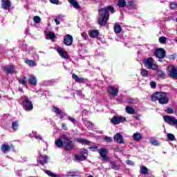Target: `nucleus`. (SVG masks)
I'll list each match as a JSON object with an SVG mask.
<instances>
[{
    "label": "nucleus",
    "instance_id": "f257e3e1",
    "mask_svg": "<svg viewBox=\"0 0 177 177\" xmlns=\"http://www.w3.org/2000/svg\"><path fill=\"white\" fill-rule=\"evenodd\" d=\"M109 12H111V13H114V7L109 6L108 8L99 10V15L102 17L98 19V24H100V26H106V24L110 17Z\"/></svg>",
    "mask_w": 177,
    "mask_h": 177
},
{
    "label": "nucleus",
    "instance_id": "f03ea898",
    "mask_svg": "<svg viewBox=\"0 0 177 177\" xmlns=\"http://www.w3.org/2000/svg\"><path fill=\"white\" fill-rule=\"evenodd\" d=\"M55 143L58 149H63V147L65 150H71V149H73L71 140L65 135H63L59 139L56 140Z\"/></svg>",
    "mask_w": 177,
    "mask_h": 177
},
{
    "label": "nucleus",
    "instance_id": "7ed1b4c3",
    "mask_svg": "<svg viewBox=\"0 0 177 177\" xmlns=\"http://www.w3.org/2000/svg\"><path fill=\"white\" fill-rule=\"evenodd\" d=\"M152 102H157L160 104H168L169 99L166 93L156 92L151 95Z\"/></svg>",
    "mask_w": 177,
    "mask_h": 177
},
{
    "label": "nucleus",
    "instance_id": "20e7f679",
    "mask_svg": "<svg viewBox=\"0 0 177 177\" xmlns=\"http://www.w3.org/2000/svg\"><path fill=\"white\" fill-rule=\"evenodd\" d=\"M19 103L26 111H31L34 109L32 102L30 100V99H28V97L26 95L21 97L19 99Z\"/></svg>",
    "mask_w": 177,
    "mask_h": 177
},
{
    "label": "nucleus",
    "instance_id": "39448f33",
    "mask_svg": "<svg viewBox=\"0 0 177 177\" xmlns=\"http://www.w3.org/2000/svg\"><path fill=\"white\" fill-rule=\"evenodd\" d=\"M142 63L148 70H158V66L154 64V59H153V57L142 59Z\"/></svg>",
    "mask_w": 177,
    "mask_h": 177
},
{
    "label": "nucleus",
    "instance_id": "423d86ee",
    "mask_svg": "<svg viewBox=\"0 0 177 177\" xmlns=\"http://www.w3.org/2000/svg\"><path fill=\"white\" fill-rule=\"evenodd\" d=\"M164 121L169 124V125H172L173 127H176L177 128V119L174 116L165 115L163 117Z\"/></svg>",
    "mask_w": 177,
    "mask_h": 177
},
{
    "label": "nucleus",
    "instance_id": "0eeeda50",
    "mask_svg": "<svg viewBox=\"0 0 177 177\" xmlns=\"http://www.w3.org/2000/svg\"><path fill=\"white\" fill-rule=\"evenodd\" d=\"M127 121V118L124 116H114L111 119V122L113 124V125H118V124H121V122H124Z\"/></svg>",
    "mask_w": 177,
    "mask_h": 177
},
{
    "label": "nucleus",
    "instance_id": "6e6552de",
    "mask_svg": "<svg viewBox=\"0 0 177 177\" xmlns=\"http://www.w3.org/2000/svg\"><path fill=\"white\" fill-rule=\"evenodd\" d=\"M168 74L170 78L177 79V69L174 66H169L168 67Z\"/></svg>",
    "mask_w": 177,
    "mask_h": 177
},
{
    "label": "nucleus",
    "instance_id": "1a4fd4ad",
    "mask_svg": "<svg viewBox=\"0 0 177 177\" xmlns=\"http://www.w3.org/2000/svg\"><path fill=\"white\" fill-rule=\"evenodd\" d=\"M119 91V88H115L113 86H110L107 88V92L109 93V95H111V96H118Z\"/></svg>",
    "mask_w": 177,
    "mask_h": 177
},
{
    "label": "nucleus",
    "instance_id": "9d476101",
    "mask_svg": "<svg viewBox=\"0 0 177 177\" xmlns=\"http://www.w3.org/2000/svg\"><path fill=\"white\" fill-rule=\"evenodd\" d=\"M155 56L158 59H164L165 57V50L163 48H158L155 50Z\"/></svg>",
    "mask_w": 177,
    "mask_h": 177
},
{
    "label": "nucleus",
    "instance_id": "9b49d317",
    "mask_svg": "<svg viewBox=\"0 0 177 177\" xmlns=\"http://www.w3.org/2000/svg\"><path fill=\"white\" fill-rule=\"evenodd\" d=\"M57 52L63 59H70V56H68L67 51L64 50L63 48L58 47L57 48Z\"/></svg>",
    "mask_w": 177,
    "mask_h": 177
},
{
    "label": "nucleus",
    "instance_id": "f8f14e48",
    "mask_svg": "<svg viewBox=\"0 0 177 177\" xmlns=\"http://www.w3.org/2000/svg\"><path fill=\"white\" fill-rule=\"evenodd\" d=\"M3 70L7 73V75L9 74H14L15 73V65L10 64L3 66Z\"/></svg>",
    "mask_w": 177,
    "mask_h": 177
},
{
    "label": "nucleus",
    "instance_id": "ddd939ff",
    "mask_svg": "<svg viewBox=\"0 0 177 177\" xmlns=\"http://www.w3.org/2000/svg\"><path fill=\"white\" fill-rule=\"evenodd\" d=\"M98 153L104 161H107L109 160L107 158V149L102 148L101 149L98 150Z\"/></svg>",
    "mask_w": 177,
    "mask_h": 177
},
{
    "label": "nucleus",
    "instance_id": "4468645a",
    "mask_svg": "<svg viewBox=\"0 0 177 177\" xmlns=\"http://www.w3.org/2000/svg\"><path fill=\"white\" fill-rule=\"evenodd\" d=\"M64 42L66 46H71L73 44V36L67 35L64 38Z\"/></svg>",
    "mask_w": 177,
    "mask_h": 177
},
{
    "label": "nucleus",
    "instance_id": "2eb2a0df",
    "mask_svg": "<svg viewBox=\"0 0 177 177\" xmlns=\"http://www.w3.org/2000/svg\"><path fill=\"white\" fill-rule=\"evenodd\" d=\"M53 111L54 113H55V114H57L58 115H59V118H61V119L64 118V115H66V114L64 113V112H63V111L62 109H60L56 106H53Z\"/></svg>",
    "mask_w": 177,
    "mask_h": 177
},
{
    "label": "nucleus",
    "instance_id": "dca6fc26",
    "mask_svg": "<svg viewBox=\"0 0 177 177\" xmlns=\"http://www.w3.org/2000/svg\"><path fill=\"white\" fill-rule=\"evenodd\" d=\"M10 149H12V145H9L7 142H4L1 147L2 153H8L10 151Z\"/></svg>",
    "mask_w": 177,
    "mask_h": 177
},
{
    "label": "nucleus",
    "instance_id": "f3484780",
    "mask_svg": "<svg viewBox=\"0 0 177 177\" xmlns=\"http://www.w3.org/2000/svg\"><path fill=\"white\" fill-rule=\"evenodd\" d=\"M72 78L75 81V82H78L79 84H85L86 79L84 77H78V75L75 74L72 75Z\"/></svg>",
    "mask_w": 177,
    "mask_h": 177
},
{
    "label": "nucleus",
    "instance_id": "a211bd4d",
    "mask_svg": "<svg viewBox=\"0 0 177 177\" xmlns=\"http://www.w3.org/2000/svg\"><path fill=\"white\" fill-rule=\"evenodd\" d=\"M113 139L117 143H124V138L122 137V135H121V133H116L113 136Z\"/></svg>",
    "mask_w": 177,
    "mask_h": 177
},
{
    "label": "nucleus",
    "instance_id": "6ab92c4d",
    "mask_svg": "<svg viewBox=\"0 0 177 177\" xmlns=\"http://www.w3.org/2000/svg\"><path fill=\"white\" fill-rule=\"evenodd\" d=\"M48 160H49V158L46 155H40V156L39 157V161L41 165H44V164H48Z\"/></svg>",
    "mask_w": 177,
    "mask_h": 177
},
{
    "label": "nucleus",
    "instance_id": "aec40b11",
    "mask_svg": "<svg viewBox=\"0 0 177 177\" xmlns=\"http://www.w3.org/2000/svg\"><path fill=\"white\" fill-rule=\"evenodd\" d=\"M68 1L75 9H77V10L81 9V6L77 0H68Z\"/></svg>",
    "mask_w": 177,
    "mask_h": 177
},
{
    "label": "nucleus",
    "instance_id": "412c9836",
    "mask_svg": "<svg viewBox=\"0 0 177 177\" xmlns=\"http://www.w3.org/2000/svg\"><path fill=\"white\" fill-rule=\"evenodd\" d=\"M2 4L1 6L2 8L6 10L7 9H9L11 6L10 1L9 0H1Z\"/></svg>",
    "mask_w": 177,
    "mask_h": 177
},
{
    "label": "nucleus",
    "instance_id": "4be33fe9",
    "mask_svg": "<svg viewBox=\"0 0 177 177\" xmlns=\"http://www.w3.org/2000/svg\"><path fill=\"white\" fill-rule=\"evenodd\" d=\"M44 172H45L46 175L50 177H64L63 174H56L49 170H44Z\"/></svg>",
    "mask_w": 177,
    "mask_h": 177
},
{
    "label": "nucleus",
    "instance_id": "5701e85b",
    "mask_svg": "<svg viewBox=\"0 0 177 177\" xmlns=\"http://www.w3.org/2000/svg\"><path fill=\"white\" fill-rule=\"evenodd\" d=\"M45 35H46V39H55L56 38V35H55V32H44Z\"/></svg>",
    "mask_w": 177,
    "mask_h": 177
},
{
    "label": "nucleus",
    "instance_id": "b1692460",
    "mask_svg": "<svg viewBox=\"0 0 177 177\" xmlns=\"http://www.w3.org/2000/svg\"><path fill=\"white\" fill-rule=\"evenodd\" d=\"M29 138H35V139H37L39 140H44L42 137L39 136V134L37 133V131H32V133H30Z\"/></svg>",
    "mask_w": 177,
    "mask_h": 177
},
{
    "label": "nucleus",
    "instance_id": "393cba45",
    "mask_svg": "<svg viewBox=\"0 0 177 177\" xmlns=\"http://www.w3.org/2000/svg\"><path fill=\"white\" fill-rule=\"evenodd\" d=\"M132 138L133 139V140H135L136 142H139L140 141V140L142 139V134H140L138 132L134 133L132 136Z\"/></svg>",
    "mask_w": 177,
    "mask_h": 177
},
{
    "label": "nucleus",
    "instance_id": "a878e982",
    "mask_svg": "<svg viewBox=\"0 0 177 177\" xmlns=\"http://www.w3.org/2000/svg\"><path fill=\"white\" fill-rule=\"evenodd\" d=\"M75 159L77 161H84V160H86V156L82 153H80V155H75Z\"/></svg>",
    "mask_w": 177,
    "mask_h": 177
},
{
    "label": "nucleus",
    "instance_id": "bb28decb",
    "mask_svg": "<svg viewBox=\"0 0 177 177\" xmlns=\"http://www.w3.org/2000/svg\"><path fill=\"white\" fill-rule=\"evenodd\" d=\"M76 142H77V143H80L81 145H89V144L91 143V141L88 140H85L84 138H77Z\"/></svg>",
    "mask_w": 177,
    "mask_h": 177
},
{
    "label": "nucleus",
    "instance_id": "cd10ccee",
    "mask_svg": "<svg viewBox=\"0 0 177 177\" xmlns=\"http://www.w3.org/2000/svg\"><path fill=\"white\" fill-rule=\"evenodd\" d=\"M29 83L30 84V85H33L34 86H35V85H37V77H35V76L34 75H30L29 77Z\"/></svg>",
    "mask_w": 177,
    "mask_h": 177
},
{
    "label": "nucleus",
    "instance_id": "c85d7f7f",
    "mask_svg": "<svg viewBox=\"0 0 177 177\" xmlns=\"http://www.w3.org/2000/svg\"><path fill=\"white\" fill-rule=\"evenodd\" d=\"M125 110H126V113H127V114L133 115V114L136 113V112L135 111L133 108H132L131 106H126Z\"/></svg>",
    "mask_w": 177,
    "mask_h": 177
},
{
    "label": "nucleus",
    "instance_id": "c756f323",
    "mask_svg": "<svg viewBox=\"0 0 177 177\" xmlns=\"http://www.w3.org/2000/svg\"><path fill=\"white\" fill-rule=\"evenodd\" d=\"M89 36L91 37V38H97V37L99 36V31L93 30L90 31Z\"/></svg>",
    "mask_w": 177,
    "mask_h": 177
},
{
    "label": "nucleus",
    "instance_id": "7c9ffc66",
    "mask_svg": "<svg viewBox=\"0 0 177 177\" xmlns=\"http://www.w3.org/2000/svg\"><path fill=\"white\" fill-rule=\"evenodd\" d=\"M122 30V28H121V25L116 24L114 26V31L115 34H120Z\"/></svg>",
    "mask_w": 177,
    "mask_h": 177
},
{
    "label": "nucleus",
    "instance_id": "2f4dec72",
    "mask_svg": "<svg viewBox=\"0 0 177 177\" xmlns=\"http://www.w3.org/2000/svg\"><path fill=\"white\" fill-rule=\"evenodd\" d=\"M25 62L30 67H35V66H37V64H35V62H34L32 60L27 59V60L25 61Z\"/></svg>",
    "mask_w": 177,
    "mask_h": 177
},
{
    "label": "nucleus",
    "instance_id": "473e14b6",
    "mask_svg": "<svg viewBox=\"0 0 177 177\" xmlns=\"http://www.w3.org/2000/svg\"><path fill=\"white\" fill-rule=\"evenodd\" d=\"M126 5H127V1H125V0L118 1V6L119 8H125Z\"/></svg>",
    "mask_w": 177,
    "mask_h": 177
},
{
    "label": "nucleus",
    "instance_id": "72a5a7b5",
    "mask_svg": "<svg viewBox=\"0 0 177 177\" xmlns=\"http://www.w3.org/2000/svg\"><path fill=\"white\" fill-rule=\"evenodd\" d=\"M110 164L112 169H114L115 171H118V169H120V167L115 162H111Z\"/></svg>",
    "mask_w": 177,
    "mask_h": 177
},
{
    "label": "nucleus",
    "instance_id": "f704fd0d",
    "mask_svg": "<svg viewBox=\"0 0 177 177\" xmlns=\"http://www.w3.org/2000/svg\"><path fill=\"white\" fill-rule=\"evenodd\" d=\"M27 77H24L23 78H21L19 80V84H21L22 85H24L25 86H27Z\"/></svg>",
    "mask_w": 177,
    "mask_h": 177
},
{
    "label": "nucleus",
    "instance_id": "c9c22d12",
    "mask_svg": "<svg viewBox=\"0 0 177 177\" xmlns=\"http://www.w3.org/2000/svg\"><path fill=\"white\" fill-rule=\"evenodd\" d=\"M12 129L13 131H17L19 129V122L17 121H15V122H13L12 123Z\"/></svg>",
    "mask_w": 177,
    "mask_h": 177
},
{
    "label": "nucleus",
    "instance_id": "e433bc0d",
    "mask_svg": "<svg viewBox=\"0 0 177 177\" xmlns=\"http://www.w3.org/2000/svg\"><path fill=\"white\" fill-rule=\"evenodd\" d=\"M150 143L153 145V146H160V141L156 140V139H153V138H151L150 140Z\"/></svg>",
    "mask_w": 177,
    "mask_h": 177
},
{
    "label": "nucleus",
    "instance_id": "4c0bfd02",
    "mask_svg": "<svg viewBox=\"0 0 177 177\" xmlns=\"http://www.w3.org/2000/svg\"><path fill=\"white\" fill-rule=\"evenodd\" d=\"M68 176H80L79 171H69L68 173Z\"/></svg>",
    "mask_w": 177,
    "mask_h": 177
},
{
    "label": "nucleus",
    "instance_id": "58836bf2",
    "mask_svg": "<svg viewBox=\"0 0 177 177\" xmlns=\"http://www.w3.org/2000/svg\"><path fill=\"white\" fill-rule=\"evenodd\" d=\"M141 75H142V77H148L149 76V71L142 68L141 70Z\"/></svg>",
    "mask_w": 177,
    "mask_h": 177
},
{
    "label": "nucleus",
    "instance_id": "ea45409f",
    "mask_svg": "<svg viewBox=\"0 0 177 177\" xmlns=\"http://www.w3.org/2000/svg\"><path fill=\"white\" fill-rule=\"evenodd\" d=\"M170 9H171V10H174V9H177V3L176 2H171L170 3Z\"/></svg>",
    "mask_w": 177,
    "mask_h": 177
},
{
    "label": "nucleus",
    "instance_id": "a19ab883",
    "mask_svg": "<svg viewBox=\"0 0 177 177\" xmlns=\"http://www.w3.org/2000/svg\"><path fill=\"white\" fill-rule=\"evenodd\" d=\"M147 172H149V170L147 169L146 167H141V174H142L143 175H146Z\"/></svg>",
    "mask_w": 177,
    "mask_h": 177
},
{
    "label": "nucleus",
    "instance_id": "79ce46f5",
    "mask_svg": "<svg viewBox=\"0 0 177 177\" xmlns=\"http://www.w3.org/2000/svg\"><path fill=\"white\" fill-rule=\"evenodd\" d=\"M167 139H169V140H171V142L175 140V135L172 133H167Z\"/></svg>",
    "mask_w": 177,
    "mask_h": 177
},
{
    "label": "nucleus",
    "instance_id": "37998d69",
    "mask_svg": "<svg viewBox=\"0 0 177 177\" xmlns=\"http://www.w3.org/2000/svg\"><path fill=\"white\" fill-rule=\"evenodd\" d=\"M165 111L167 113V114H175V111H174L172 108H167Z\"/></svg>",
    "mask_w": 177,
    "mask_h": 177
},
{
    "label": "nucleus",
    "instance_id": "c03bdc74",
    "mask_svg": "<svg viewBox=\"0 0 177 177\" xmlns=\"http://www.w3.org/2000/svg\"><path fill=\"white\" fill-rule=\"evenodd\" d=\"M33 21L38 24V23H41V17L38 16H35L33 18Z\"/></svg>",
    "mask_w": 177,
    "mask_h": 177
},
{
    "label": "nucleus",
    "instance_id": "a18cd8bd",
    "mask_svg": "<svg viewBox=\"0 0 177 177\" xmlns=\"http://www.w3.org/2000/svg\"><path fill=\"white\" fill-rule=\"evenodd\" d=\"M158 75L159 78H164L165 77V73H164L162 71H158Z\"/></svg>",
    "mask_w": 177,
    "mask_h": 177
},
{
    "label": "nucleus",
    "instance_id": "49530a36",
    "mask_svg": "<svg viewBox=\"0 0 177 177\" xmlns=\"http://www.w3.org/2000/svg\"><path fill=\"white\" fill-rule=\"evenodd\" d=\"M159 42L160 44H166V42H167V37H160L159 38Z\"/></svg>",
    "mask_w": 177,
    "mask_h": 177
},
{
    "label": "nucleus",
    "instance_id": "de8ad7c7",
    "mask_svg": "<svg viewBox=\"0 0 177 177\" xmlns=\"http://www.w3.org/2000/svg\"><path fill=\"white\" fill-rule=\"evenodd\" d=\"M104 140L108 143H111V142H113V138H111V137L106 136L104 138Z\"/></svg>",
    "mask_w": 177,
    "mask_h": 177
},
{
    "label": "nucleus",
    "instance_id": "09e8293b",
    "mask_svg": "<svg viewBox=\"0 0 177 177\" xmlns=\"http://www.w3.org/2000/svg\"><path fill=\"white\" fill-rule=\"evenodd\" d=\"M88 149L91 150V151H99V149H97L96 146L90 147Z\"/></svg>",
    "mask_w": 177,
    "mask_h": 177
},
{
    "label": "nucleus",
    "instance_id": "8fccbe9b",
    "mask_svg": "<svg viewBox=\"0 0 177 177\" xmlns=\"http://www.w3.org/2000/svg\"><path fill=\"white\" fill-rule=\"evenodd\" d=\"M68 120L71 122H73V124H75V122H77V120H75V118H74L73 117H71V116H68Z\"/></svg>",
    "mask_w": 177,
    "mask_h": 177
},
{
    "label": "nucleus",
    "instance_id": "3c124183",
    "mask_svg": "<svg viewBox=\"0 0 177 177\" xmlns=\"http://www.w3.org/2000/svg\"><path fill=\"white\" fill-rule=\"evenodd\" d=\"M150 86L153 89H154L157 86V83H156V82H154V81H152L150 82Z\"/></svg>",
    "mask_w": 177,
    "mask_h": 177
},
{
    "label": "nucleus",
    "instance_id": "603ef678",
    "mask_svg": "<svg viewBox=\"0 0 177 177\" xmlns=\"http://www.w3.org/2000/svg\"><path fill=\"white\" fill-rule=\"evenodd\" d=\"M81 153H82V154H84V156H86H86H88V149H82L81 150Z\"/></svg>",
    "mask_w": 177,
    "mask_h": 177
},
{
    "label": "nucleus",
    "instance_id": "864d4df0",
    "mask_svg": "<svg viewBox=\"0 0 177 177\" xmlns=\"http://www.w3.org/2000/svg\"><path fill=\"white\" fill-rule=\"evenodd\" d=\"M85 124L88 128H92L93 127V124L89 121L85 122Z\"/></svg>",
    "mask_w": 177,
    "mask_h": 177
},
{
    "label": "nucleus",
    "instance_id": "5fc2aeb1",
    "mask_svg": "<svg viewBox=\"0 0 177 177\" xmlns=\"http://www.w3.org/2000/svg\"><path fill=\"white\" fill-rule=\"evenodd\" d=\"M51 3H54V5H57L59 3V0H50Z\"/></svg>",
    "mask_w": 177,
    "mask_h": 177
},
{
    "label": "nucleus",
    "instance_id": "6e6d98bb",
    "mask_svg": "<svg viewBox=\"0 0 177 177\" xmlns=\"http://www.w3.org/2000/svg\"><path fill=\"white\" fill-rule=\"evenodd\" d=\"M129 5L131 6V8H135V6H136L133 1H129Z\"/></svg>",
    "mask_w": 177,
    "mask_h": 177
},
{
    "label": "nucleus",
    "instance_id": "4d7b16f0",
    "mask_svg": "<svg viewBox=\"0 0 177 177\" xmlns=\"http://www.w3.org/2000/svg\"><path fill=\"white\" fill-rule=\"evenodd\" d=\"M81 35L84 39H86V38L88 37V35L85 32H82Z\"/></svg>",
    "mask_w": 177,
    "mask_h": 177
},
{
    "label": "nucleus",
    "instance_id": "13d9d810",
    "mask_svg": "<svg viewBox=\"0 0 177 177\" xmlns=\"http://www.w3.org/2000/svg\"><path fill=\"white\" fill-rule=\"evenodd\" d=\"M57 19H58V20H63V19H64V16H63V15H58L57 17Z\"/></svg>",
    "mask_w": 177,
    "mask_h": 177
},
{
    "label": "nucleus",
    "instance_id": "bf43d9fd",
    "mask_svg": "<svg viewBox=\"0 0 177 177\" xmlns=\"http://www.w3.org/2000/svg\"><path fill=\"white\" fill-rule=\"evenodd\" d=\"M54 21L56 23L57 26H59V24H60V20H59L57 18H55L54 19Z\"/></svg>",
    "mask_w": 177,
    "mask_h": 177
},
{
    "label": "nucleus",
    "instance_id": "052dcab7",
    "mask_svg": "<svg viewBox=\"0 0 177 177\" xmlns=\"http://www.w3.org/2000/svg\"><path fill=\"white\" fill-rule=\"evenodd\" d=\"M126 162L128 165H133V162H132V160H127Z\"/></svg>",
    "mask_w": 177,
    "mask_h": 177
},
{
    "label": "nucleus",
    "instance_id": "680f3d73",
    "mask_svg": "<svg viewBox=\"0 0 177 177\" xmlns=\"http://www.w3.org/2000/svg\"><path fill=\"white\" fill-rule=\"evenodd\" d=\"M62 127L65 131H67V126L66 125V123H62Z\"/></svg>",
    "mask_w": 177,
    "mask_h": 177
},
{
    "label": "nucleus",
    "instance_id": "e2e57ef3",
    "mask_svg": "<svg viewBox=\"0 0 177 177\" xmlns=\"http://www.w3.org/2000/svg\"><path fill=\"white\" fill-rule=\"evenodd\" d=\"M127 103H128L129 104H133V99H129V100H127Z\"/></svg>",
    "mask_w": 177,
    "mask_h": 177
},
{
    "label": "nucleus",
    "instance_id": "0e129e2a",
    "mask_svg": "<svg viewBox=\"0 0 177 177\" xmlns=\"http://www.w3.org/2000/svg\"><path fill=\"white\" fill-rule=\"evenodd\" d=\"M77 95H78V96H82V91H77Z\"/></svg>",
    "mask_w": 177,
    "mask_h": 177
},
{
    "label": "nucleus",
    "instance_id": "69168bd1",
    "mask_svg": "<svg viewBox=\"0 0 177 177\" xmlns=\"http://www.w3.org/2000/svg\"><path fill=\"white\" fill-rule=\"evenodd\" d=\"M65 70H67V67H66V66H64Z\"/></svg>",
    "mask_w": 177,
    "mask_h": 177
},
{
    "label": "nucleus",
    "instance_id": "338daca9",
    "mask_svg": "<svg viewBox=\"0 0 177 177\" xmlns=\"http://www.w3.org/2000/svg\"><path fill=\"white\" fill-rule=\"evenodd\" d=\"M175 20H176V23H177V18H176Z\"/></svg>",
    "mask_w": 177,
    "mask_h": 177
}]
</instances>
